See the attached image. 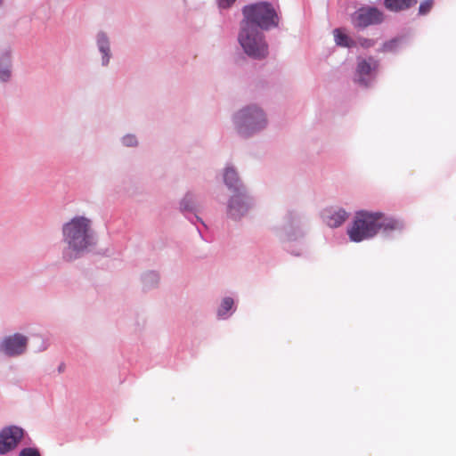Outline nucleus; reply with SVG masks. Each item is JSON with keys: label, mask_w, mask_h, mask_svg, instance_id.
Instances as JSON below:
<instances>
[{"label": "nucleus", "mask_w": 456, "mask_h": 456, "mask_svg": "<svg viewBox=\"0 0 456 456\" xmlns=\"http://www.w3.org/2000/svg\"><path fill=\"white\" fill-rule=\"evenodd\" d=\"M402 224L392 217L385 216L380 212H356L351 226L347 230L350 240L361 242L376 236L382 230L390 232L402 228Z\"/></svg>", "instance_id": "obj_1"}, {"label": "nucleus", "mask_w": 456, "mask_h": 456, "mask_svg": "<svg viewBox=\"0 0 456 456\" xmlns=\"http://www.w3.org/2000/svg\"><path fill=\"white\" fill-rule=\"evenodd\" d=\"M64 241L69 250L79 253L91 245L90 220L77 216L66 223L62 228Z\"/></svg>", "instance_id": "obj_2"}, {"label": "nucleus", "mask_w": 456, "mask_h": 456, "mask_svg": "<svg viewBox=\"0 0 456 456\" xmlns=\"http://www.w3.org/2000/svg\"><path fill=\"white\" fill-rule=\"evenodd\" d=\"M243 20L240 24L257 28L258 29H269L277 27L279 23L278 15L267 2H260L246 5L242 9Z\"/></svg>", "instance_id": "obj_3"}, {"label": "nucleus", "mask_w": 456, "mask_h": 456, "mask_svg": "<svg viewBox=\"0 0 456 456\" xmlns=\"http://www.w3.org/2000/svg\"><path fill=\"white\" fill-rule=\"evenodd\" d=\"M239 42L244 52L255 59L265 58L268 53V46L261 29L240 24Z\"/></svg>", "instance_id": "obj_4"}, {"label": "nucleus", "mask_w": 456, "mask_h": 456, "mask_svg": "<svg viewBox=\"0 0 456 456\" xmlns=\"http://www.w3.org/2000/svg\"><path fill=\"white\" fill-rule=\"evenodd\" d=\"M235 122L239 133L244 136L263 128L266 124L265 114L256 106L240 110L235 116Z\"/></svg>", "instance_id": "obj_5"}, {"label": "nucleus", "mask_w": 456, "mask_h": 456, "mask_svg": "<svg viewBox=\"0 0 456 456\" xmlns=\"http://www.w3.org/2000/svg\"><path fill=\"white\" fill-rule=\"evenodd\" d=\"M383 20L382 12L376 7H362L352 15V23L361 28L381 23Z\"/></svg>", "instance_id": "obj_6"}, {"label": "nucleus", "mask_w": 456, "mask_h": 456, "mask_svg": "<svg viewBox=\"0 0 456 456\" xmlns=\"http://www.w3.org/2000/svg\"><path fill=\"white\" fill-rule=\"evenodd\" d=\"M23 437V429L11 426L0 432V454H4L13 450Z\"/></svg>", "instance_id": "obj_7"}, {"label": "nucleus", "mask_w": 456, "mask_h": 456, "mask_svg": "<svg viewBox=\"0 0 456 456\" xmlns=\"http://www.w3.org/2000/svg\"><path fill=\"white\" fill-rule=\"evenodd\" d=\"M27 344V337L17 333L5 338L0 345V349L9 356H15L25 352Z\"/></svg>", "instance_id": "obj_8"}, {"label": "nucleus", "mask_w": 456, "mask_h": 456, "mask_svg": "<svg viewBox=\"0 0 456 456\" xmlns=\"http://www.w3.org/2000/svg\"><path fill=\"white\" fill-rule=\"evenodd\" d=\"M248 197L246 195V192H236L230 200L228 215L233 219H238L248 211Z\"/></svg>", "instance_id": "obj_9"}, {"label": "nucleus", "mask_w": 456, "mask_h": 456, "mask_svg": "<svg viewBox=\"0 0 456 456\" xmlns=\"http://www.w3.org/2000/svg\"><path fill=\"white\" fill-rule=\"evenodd\" d=\"M378 61L373 57H370L368 60L359 59L356 67V81L362 86H368L364 77L370 75L371 71L378 68Z\"/></svg>", "instance_id": "obj_10"}, {"label": "nucleus", "mask_w": 456, "mask_h": 456, "mask_svg": "<svg viewBox=\"0 0 456 456\" xmlns=\"http://www.w3.org/2000/svg\"><path fill=\"white\" fill-rule=\"evenodd\" d=\"M322 217L330 227L337 228L347 219L348 214L341 208H329L323 211Z\"/></svg>", "instance_id": "obj_11"}, {"label": "nucleus", "mask_w": 456, "mask_h": 456, "mask_svg": "<svg viewBox=\"0 0 456 456\" xmlns=\"http://www.w3.org/2000/svg\"><path fill=\"white\" fill-rule=\"evenodd\" d=\"M417 0H384L385 7L391 12H401L413 7Z\"/></svg>", "instance_id": "obj_12"}, {"label": "nucleus", "mask_w": 456, "mask_h": 456, "mask_svg": "<svg viewBox=\"0 0 456 456\" xmlns=\"http://www.w3.org/2000/svg\"><path fill=\"white\" fill-rule=\"evenodd\" d=\"M224 179L225 184L231 189L233 188L236 191V192L245 191L244 190L241 189V186L240 185L239 177L237 172L234 169L226 168L224 175Z\"/></svg>", "instance_id": "obj_13"}, {"label": "nucleus", "mask_w": 456, "mask_h": 456, "mask_svg": "<svg viewBox=\"0 0 456 456\" xmlns=\"http://www.w3.org/2000/svg\"><path fill=\"white\" fill-rule=\"evenodd\" d=\"M97 44H98L99 50L103 54L102 64L107 65L110 61V52L109 40L105 34L100 33L98 35Z\"/></svg>", "instance_id": "obj_14"}, {"label": "nucleus", "mask_w": 456, "mask_h": 456, "mask_svg": "<svg viewBox=\"0 0 456 456\" xmlns=\"http://www.w3.org/2000/svg\"><path fill=\"white\" fill-rule=\"evenodd\" d=\"M335 42L338 45L343 47H353L356 43L351 39L341 28H336L333 31Z\"/></svg>", "instance_id": "obj_15"}, {"label": "nucleus", "mask_w": 456, "mask_h": 456, "mask_svg": "<svg viewBox=\"0 0 456 456\" xmlns=\"http://www.w3.org/2000/svg\"><path fill=\"white\" fill-rule=\"evenodd\" d=\"M233 300L231 297H225L221 304L220 309L218 310V315L223 316L226 314L228 311L231 310Z\"/></svg>", "instance_id": "obj_16"}, {"label": "nucleus", "mask_w": 456, "mask_h": 456, "mask_svg": "<svg viewBox=\"0 0 456 456\" xmlns=\"http://www.w3.org/2000/svg\"><path fill=\"white\" fill-rule=\"evenodd\" d=\"M434 4V0H425L422 3H420L419 7V14L425 15L428 13Z\"/></svg>", "instance_id": "obj_17"}, {"label": "nucleus", "mask_w": 456, "mask_h": 456, "mask_svg": "<svg viewBox=\"0 0 456 456\" xmlns=\"http://www.w3.org/2000/svg\"><path fill=\"white\" fill-rule=\"evenodd\" d=\"M11 77V71L8 65L0 64V80L7 81Z\"/></svg>", "instance_id": "obj_18"}, {"label": "nucleus", "mask_w": 456, "mask_h": 456, "mask_svg": "<svg viewBox=\"0 0 456 456\" xmlns=\"http://www.w3.org/2000/svg\"><path fill=\"white\" fill-rule=\"evenodd\" d=\"M19 456H41L37 448L28 447L20 452Z\"/></svg>", "instance_id": "obj_19"}, {"label": "nucleus", "mask_w": 456, "mask_h": 456, "mask_svg": "<svg viewBox=\"0 0 456 456\" xmlns=\"http://www.w3.org/2000/svg\"><path fill=\"white\" fill-rule=\"evenodd\" d=\"M358 44L363 48H370L375 45V41L369 38L360 37L358 38Z\"/></svg>", "instance_id": "obj_20"}, {"label": "nucleus", "mask_w": 456, "mask_h": 456, "mask_svg": "<svg viewBox=\"0 0 456 456\" xmlns=\"http://www.w3.org/2000/svg\"><path fill=\"white\" fill-rule=\"evenodd\" d=\"M123 143L126 146L132 147L137 144V140L134 135H126L123 138Z\"/></svg>", "instance_id": "obj_21"}, {"label": "nucleus", "mask_w": 456, "mask_h": 456, "mask_svg": "<svg viewBox=\"0 0 456 456\" xmlns=\"http://www.w3.org/2000/svg\"><path fill=\"white\" fill-rule=\"evenodd\" d=\"M235 1L236 0H218V4L221 8H229Z\"/></svg>", "instance_id": "obj_22"}, {"label": "nucleus", "mask_w": 456, "mask_h": 456, "mask_svg": "<svg viewBox=\"0 0 456 456\" xmlns=\"http://www.w3.org/2000/svg\"><path fill=\"white\" fill-rule=\"evenodd\" d=\"M395 44H396V41H390V42L385 43L381 48V51L382 52L391 51L393 49V47L395 45Z\"/></svg>", "instance_id": "obj_23"}, {"label": "nucleus", "mask_w": 456, "mask_h": 456, "mask_svg": "<svg viewBox=\"0 0 456 456\" xmlns=\"http://www.w3.org/2000/svg\"><path fill=\"white\" fill-rule=\"evenodd\" d=\"M189 199L188 197L184 198L181 203V208L183 209V210H191L192 209V206H191L189 203Z\"/></svg>", "instance_id": "obj_24"}, {"label": "nucleus", "mask_w": 456, "mask_h": 456, "mask_svg": "<svg viewBox=\"0 0 456 456\" xmlns=\"http://www.w3.org/2000/svg\"><path fill=\"white\" fill-rule=\"evenodd\" d=\"M64 257L67 258L68 260L72 259V256L69 255L68 253H64Z\"/></svg>", "instance_id": "obj_25"}, {"label": "nucleus", "mask_w": 456, "mask_h": 456, "mask_svg": "<svg viewBox=\"0 0 456 456\" xmlns=\"http://www.w3.org/2000/svg\"><path fill=\"white\" fill-rule=\"evenodd\" d=\"M2 4H3V1H2V0H0V6L2 5Z\"/></svg>", "instance_id": "obj_26"}]
</instances>
